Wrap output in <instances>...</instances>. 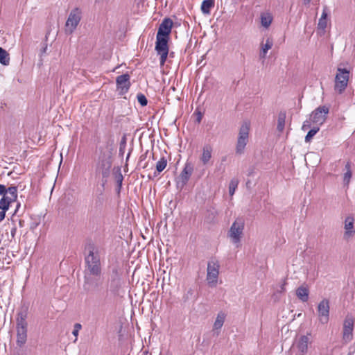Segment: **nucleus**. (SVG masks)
<instances>
[{"instance_id": "24", "label": "nucleus", "mask_w": 355, "mask_h": 355, "mask_svg": "<svg viewBox=\"0 0 355 355\" xmlns=\"http://www.w3.org/2000/svg\"><path fill=\"white\" fill-rule=\"evenodd\" d=\"M309 290L306 286H300L296 290V295L302 302H306L309 300Z\"/></svg>"}, {"instance_id": "41", "label": "nucleus", "mask_w": 355, "mask_h": 355, "mask_svg": "<svg viewBox=\"0 0 355 355\" xmlns=\"http://www.w3.org/2000/svg\"><path fill=\"white\" fill-rule=\"evenodd\" d=\"M311 127V121L306 120L302 125V129L303 130H306L308 128Z\"/></svg>"}, {"instance_id": "39", "label": "nucleus", "mask_w": 355, "mask_h": 355, "mask_svg": "<svg viewBox=\"0 0 355 355\" xmlns=\"http://www.w3.org/2000/svg\"><path fill=\"white\" fill-rule=\"evenodd\" d=\"M123 180V175H121V173H119V175L116 177V182H117L119 191H120V189L121 188Z\"/></svg>"}, {"instance_id": "18", "label": "nucleus", "mask_w": 355, "mask_h": 355, "mask_svg": "<svg viewBox=\"0 0 355 355\" xmlns=\"http://www.w3.org/2000/svg\"><path fill=\"white\" fill-rule=\"evenodd\" d=\"M309 338L307 335L301 336L296 343L297 355H306L309 349Z\"/></svg>"}, {"instance_id": "25", "label": "nucleus", "mask_w": 355, "mask_h": 355, "mask_svg": "<svg viewBox=\"0 0 355 355\" xmlns=\"http://www.w3.org/2000/svg\"><path fill=\"white\" fill-rule=\"evenodd\" d=\"M28 318V313L26 311H21L17 313L16 318V328L17 327H28L26 319Z\"/></svg>"}, {"instance_id": "27", "label": "nucleus", "mask_w": 355, "mask_h": 355, "mask_svg": "<svg viewBox=\"0 0 355 355\" xmlns=\"http://www.w3.org/2000/svg\"><path fill=\"white\" fill-rule=\"evenodd\" d=\"M273 45L272 40L270 38H267L266 40V43L264 44H261V49L260 51V58H265L266 56V54Z\"/></svg>"}, {"instance_id": "51", "label": "nucleus", "mask_w": 355, "mask_h": 355, "mask_svg": "<svg viewBox=\"0 0 355 355\" xmlns=\"http://www.w3.org/2000/svg\"><path fill=\"white\" fill-rule=\"evenodd\" d=\"M168 355H171V354H168Z\"/></svg>"}, {"instance_id": "9", "label": "nucleus", "mask_w": 355, "mask_h": 355, "mask_svg": "<svg viewBox=\"0 0 355 355\" xmlns=\"http://www.w3.org/2000/svg\"><path fill=\"white\" fill-rule=\"evenodd\" d=\"M349 78V71L338 67L335 76L334 90L339 94H343L347 87Z\"/></svg>"}, {"instance_id": "19", "label": "nucleus", "mask_w": 355, "mask_h": 355, "mask_svg": "<svg viewBox=\"0 0 355 355\" xmlns=\"http://www.w3.org/2000/svg\"><path fill=\"white\" fill-rule=\"evenodd\" d=\"M354 219L352 216H347L345 220L344 239L348 240L354 236L355 230L354 228Z\"/></svg>"}, {"instance_id": "2", "label": "nucleus", "mask_w": 355, "mask_h": 355, "mask_svg": "<svg viewBox=\"0 0 355 355\" xmlns=\"http://www.w3.org/2000/svg\"><path fill=\"white\" fill-rule=\"evenodd\" d=\"M83 279V288L85 291L87 293H96L103 305H105L109 302L110 300V296L112 295H108V300L105 302V295H103V292L105 291L107 288L103 289V286L104 283V278L102 277V275H84Z\"/></svg>"}, {"instance_id": "8", "label": "nucleus", "mask_w": 355, "mask_h": 355, "mask_svg": "<svg viewBox=\"0 0 355 355\" xmlns=\"http://www.w3.org/2000/svg\"><path fill=\"white\" fill-rule=\"evenodd\" d=\"M219 270L220 264L217 260L212 259L208 261L206 279L209 287L214 288L217 286Z\"/></svg>"}, {"instance_id": "12", "label": "nucleus", "mask_w": 355, "mask_h": 355, "mask_svg": "<svg viewBox=\"0 0 355 355\" xmlns=\"http://www.w3.org/2000/svg\"><path fill=\"white\" fill-rule=\"evenodd\" d=\"M193 171V166L189 162H187L180 175L176 178V187L182 190L187 184Z\"/></svg>"}, {"instance_id": "50", "label": "nucleus", "mask_w": 355, "mask_h": 355, "mask_svg": "<svg viewBox=\"0 0 355 355\" xmlns=\"http://www.w3.org/2000/svg\"><path fill=\"white\" fill-rule=\"evenodd\" d=\"M347 355H352V353H351V352H349Z\"/></svg>"}, {"instance_id": "35", "label": "nucleus", "mask_w": 355, "mask_h": 355, "mask_svg": "<svg viewBox=\"0 0 355 355\" xmlns=\"http://www.w3.org/2000/svg\"><path fill=\"white\" fill-rule=\"evenodd\" d=\"M11 202H12L10 201L8 198H7L6 196H3L0 200V207H1V209H5L6 211H7L8 209L10 204Z\"/></svg>"}, {"instance_id": "10", "label": "nucleus", "mask_w": 355, "mask_h": 355, "mask_svg": "<svg viewBox=\"0 0 355 355\" xmlns=\"http://www.w3.org/2000/svg\"><path fill=\"white\" fill-rule=\"evenodd\" d=\"M169 37L158 36L156 35L155 51L157 55H159L160 66H164L168 55V42Z\"/></svg>"}, {"instance_id": "6", "label": "nucleus", "mask_w": 355, "mask_h": 355, "mask_svg": "<svg viewBox=\"0 0 355 355\" xmlns=\"http://www.w3.org/2000/svg\"><path fill=\"white\" fill-rule=\"evenodd\" d=\"M112 272V275L111 279L109 280L107 290L103 292V295H105V302L107 301L109 295H113V296L118 295L119 291L121 287V282L119 277L118 268H113Z\"/></svg>"}, {"instance_id": "30", "label": "nucleus", "mask_w": 355, "mask_h": 355, "mask_svg": "<svg viewBox=\"0 0 355 355\" xmlns=\"http://www.w3.org/2000/svg\"><path fill=\"white\" fill-rule=\"evenodd\" d=\"M167 165V159L166 157H162L156 164V172L154 173V176L156 177L159 173L163 171Z\"/></svg>"}, {"instance_id": "40", "label": "nucleus", "mask_w": 355, "mask_h": 355, "mask_svg": "<svg viewBox=\"0 0 355 355\" xmlns=\"http://www.w3.org/2000/svg\"><path fill=\"white\" fill-rule=\"evenodd\" d=\"M328 13H329V9H328L327 6H325L323 7L322 13L320 18L324 19H327Z\"/></svg>"}, {"instance_id": "47", "label": "nucleus", "mask_w": 355, "mask_h": 355, "mask_svg": "<svg viewBox=\"0 0 355 355\" xmlns=\"http://www.w3.org/2000/svg\"><path fill=\"white\" fill-rule=\"evenodd\" d=\"M201 119H202V115H201V113H200V112H199V113H198V118H197V121H198V123H200V121H201Z\"/></svg>"}, {"instance_id": "26", "label": "nucleus", "mask_w": 355, "mask_h": 355, "mask_svg": "<svg viewBox=\"0 0 355 355\" xmlns=\"http://www.w3.org/2000/svg\"><path fill=\"white\" fill-rule=\"evenodd\" d=\"M214 0H204L201 3V12L204 15H209L211 10L214 7Z\"/></svg>"}, {"instance_id": "32", "label": "nucleus", "mask_w": 355, "mask_h": 355, "mask_svg": "<svg viewBox=\"0 0 355 355\" xmlns=\"http://www.w3.org/2000/svg\"><path fill=\"white\" fill-rule=\"evenodd\" d=\"M7 189V193L8 196L6 197L8 198L10 201L14 202L17 198V187H10Z\"/></svg>"}, {"instance_id": "49", "label": "nucleus", "mask_w": 355, "mask_h": 355, "mask_svg": "<svg viewBox=\"0 0 355 355\" xmlns=\"http://www.w3.org/2000/svg\"><path fill=\"white\" fill-rule=\"evenodd\" d=\"M103 0H95L96 3H101Z\"/></svg>"}, {"instance_id": "31", "label": "nucleus", "mask_w": 355, "mask_h": 355, "mask_svg": "<svg viewBox=\"0 0 355 355\" xmlns=\"http://www.w3.org/2000/svg\"><path fill=\"white\" fill-rule=\"evenodd\" d=\"M0 63L6 66L10 63L8 53L1 47H0Z\"/></svg>"}, {"instance_id": "23", "label": "nucleus", "mask_w": 355, "mask_h": 355, "mask_svg": "<svg viewBox=\"0 0 355 355\" xmlns=\"http://www.w3.org/2000/svg\"><path fill=\"white\" fill-rule=\"evenodd\" d=\"M225 318H226V314L223 311H220L217 314L216 320H215V322L214 323V326H213V331H217V332H216L217 336L219 334L218 331L222 328V327L224 324Z\"/></svg>"}, {"instance_id": "37", "label": "nucleus", "mask_w": 355, "mask_h": 355, "mask_svg": "<svg viewBox=\"0 0 355 355\" xmlns=\"http://www.w3.org/2000/svg\"><path fill=\"white\" fill-rule=\"evenodd\" d=\"M137 101L139 103V104L141 105V106H146L148 103V100L146 98V97L145 96L144 94H137Z\"/></svg>"}, {"instance_id": "7", "label": "nucleus", "mask_w": 355, "mask_h": 355, "mask_svg": "<svg viewBox=\"0 0 355 355\" xmlns=\"http://www.w3.org/2000/svg\"><path fill=\"white\" fill-rule=\"evenodd\" d=\"M354 324L355 315L347 314L343 323L342 339L344 343H349L354 339Z\"/></svg>"}, {"instance_id": "4", "label": "nucleus", "mask_w": 355, "mask_h": 355, "mask_svg": "<svg viewBox=\"0 0 355 355\" xmlns=\"http://www.w3.org/2000/svg\"><path fill=\"white\" fill-rule=\"evenodd\" d=\"M250 123L249 121H244L241 125L237 137L235 151L237 155H242L249 141Z\"/></svg>"}, {"instance_id": "21", "label": "nucleus", "mask_w": 355, "mask_h": 355, "mask_svg": "<svg viewBox=\"0 0 355 355\" xmlns=\"http://www.w3.org/2000/svg\"><path fill=\"white\" fill-rule=\"evenodd\" d=\"M212 151L213 148L210 144H205L203 146L200 159L204 165L209 163L211 158Z\"/></svg>"}, {"instance_id": "44", "label": "nucleus", "mask_w": 355, "mask_h": 355, "mask_svg": "<svg viewBox=\"0 0 355 355\" xmlns=\"http://www.w3.org/2000/svg\"><path fill=\"white\" fill-rule=\"evenodd\" d=\"M286 284V281L284 280L283 284L280 286V290L279 291V292H284L286 291V288H285V286Z\"/></svg>"}, {"instance_id": "17", "label": "nucleus", "mask_w": 355, "mask_h": 355, "mask_svg": "<svg viewBox=\"0 0 355 355\" xmlns=\"http://www.w3.org/2000/svg\"><path fill=\"white\" fill-rule=\"evenodd\" d=\"M173 22L171 19L166 17L159 24L157 35L169 37L173 27Z\"/></svg>"}, {"instance_id": "3", "label": "nucleus", "mask_w": 355, "mask_h": 355, "mask_svg": "<svg viewBox=\"0 0 355 355\" xmlns=\"http://www.w3.org/2000/svg\"><path fill=\"white\" fill-rule=\"evenodd\" d=\"M85 269L84 275H102V266L99 252L94 246H89L88 254L85 257Z\"/></svg>"}, {"instance_id": "45", "label": "nucleus", "mask_w": 355, "mask_h": 355, "mask_svg": "<svg viewBox=\"0 0 355 355\" xmlns=\"http://www.w3.org/2000/svg\"><path fill=\"white\" fill-rule=\"evenodd\" d=\"M16 232H17V228L16 227H13L10 231V234H11V236L13 238L16 234Z\"/></svg>"}, {"instance_id": "28", "label": "nucleus", "mask_w": 355, "mask_h": 355, "mask_svg": "<svg viewBox=\"0 0 355 355\" xmlns=\"http://www.w3.org/2000/svg\"><path fill=\"white\" fill-rule=\"evenodd\" d=\"M345 173L343 175V182L345 185H348L352 176V164L347 162L345 166Z\"/></svg>"}, {"instance_id": "22", "label": "nucleus", "mask_w": 355, "mask_h": 355, "mask_svg": "<svg viewBox=\"0 0 355 355\" xmlns=\"http://www.w3.org/2000/svg\"><path fill=\"white\" fill-rule=\"evenodd\" d=\"M273 21V16L270 12H263L260 14V22L261 26L268 29Z\"/></svg>"}, {"instance_id": "46", "label": "nucleus", "mask_w": 355, "mask_h": 355, "mask_svg": "<svg viewBox=\"0 0 355 355\" xmlns=\"http://www.w3.org/2000/svg\"><path fill=\"white\" fill-rule=\"evenodd\" d=\"M146 154H147V152L145 154L140 156V158H139L140 162L144 160L146 158Z\"/></svg>"}, {"instance_id": "14", "label": "nucleus", "mask_w": 355, "mask_h": 355, "mask_svg": "<svg viewBox=\"0 0 355 355\" xmlns=\"http://www.w3.org/2000/svg\"><path fill=\"white\" fill-rule=\"evenodd\" d=\"M329 112L328 107L323 105L319 106L313 110L311 114V121L318 125H322L327 119V116Z\"/></svg>"}, {"instance_id": "20", "label": "nucleus", "mask_w": 355, "mask_h": 355, "mask_svg": "<svg viewBox=\"0 0 355 355\" xmlns=\"http://www.w3.org/2000/svg\"><path fill=\"white\" fill-rule=\"evenodd\" d=\"M16 343L18 347H23L27 340L28 327H17Z\"/></svg>"}, {"instance_id": "38", "label": "nucleus", "mask_w": 355, "mask_h": 355, "mask_svg": "<svg viewBox=\"0 0 355 355\" xmlns=\"http://www.w3.org/2000/svg\"><path fill=\"white\" fill-rule=\"evenodd\" d=\"M82 329V325L80 323H76L73 325V330L72 331V334L76 337L74 342H76L78 339V336L79 331Z\"/></svg>"}, {"instance_id": "48", "label": "nucleus", "mask_w": 355, "mask_h": 355, "mask_svg": "<svg viewBox=\"0 0 355 355\" xmlns=\"http://www.w3.org/2000/svg\"><path fill=\"white\" fill-rule=\"evenodd\" d=\"M303 1H304V3L305 5H308V4H309V3H310V2H311V0H303Z\"/></svg>"}, {"instance_id": "34", "label": "nucleus", "mask_w": 355, "mask_h": 355, "mask_svg": "<svg viewBox=\"0 0 355 355\" xmlns=\"http://www.w3.org/2000/svg\"><path fill=\"white\" fill-rule=\"evenodd\" d=\"M319 127H314L311 129L305 137V141L309 142L313 136L319 131Z\"/></svg>"}, {"instance_id": "5", "label": "nucleus", "mask_w": 355, "mask_h": 355, "mask_svg": "<svg viewBox=\"0 0 355 355\" xmlns=\"http://www.w3.org/2000/svg\"><path fill=\"white\" fill-rule=\"evenodd\" d=\"M245 221L243 218H237L230 227L228 237L236 248L240 246L241 239L243 234Z\"/></svg>"}, {"instance_id": "33", "label": "nucleus", "mask_w": 355, "mask_h": 355, "mask_svg": "<svg viewBox=\"0 0 355 355\" xmlns=\"http://www.w3.org/2000/svg\"><path fill=\"white\" fill-rule=\"evenodd\" d=\"M239 181L236 179H232L229 184V193L230 196H233L238 187Z\"/></svg>"}, {"instance_id": "1", "label": "nucleus", "mask_w": 355, "mask_h": 355, "mask_svg": "<svg viewBox=\"0 0 355 355\" xmlns=\"http://www.w3.org/2000/svg\"><path fill=\"white\" fill-rule=\"evenodd\" d=\"M99 155L96 164V174L101 175L103 179H106L110 174L112 165V155L114 151L113 142L107 141L98 148Z\"/></svg>"}, {"instance_id": "11", "label": "nucleus", "mask_w": 355, "mask_h": 355, "mask_svg": "<svg viewBox=\"0 0 355 355\" xmlns=\"http://www.w3.org/2000/svg\"><path fill=\"white\" fill-rule=\"evenodd\" d=\"M82 18L81 10L78 8H73L69 13L65 24V31L71 34L77 28Z\"/></svg>"}, {"instance_id": "29", "label": "nucleus", "mask_w": 355, "mask_h": 355, "mask_svg": "<svg viewBox=\"0 0 355 355\" xmlns=\"http://www.w3.org/2000/svg\"><path fill=\"white\" fill-rule=\"evenodd\" d=\"M286 114L285 111H281L278 114L277 129L279 132H282L285 127Z\"/></svg>"}, {"instance_id": "16", "label": "nucleus", "mask_w": 355, "mask_h": 355, "mask_svg": "<svg viewBox=\"0 0 355 355\" xmlns=\"http://www.w3.org/2000/svg\"><path fill=\"white\" fill-rule=\"evenodd\" d=\"M319 321L324 324L329 320V302L327 299L322 300L318 306Z\"/></svg>"}, {"instance_id": "15", "label": "nucleus", "mask_w": 355, "mask_h": 355, "mask_svg": "<svg viewBox=\"0 0 355 355\" xmlns=\"http://www.w3.org/2000/svg\"><path fill=\"white\" fill-rule=\"evenodd\" d=\"M130 76L126 73L120 75L116 78V89L120 95L126 94L131 86Z\"/></svg>"}, {"instance_id": "42", "label": "nucleus", "mask_w": 355, "mask_h": 355, "mask_svg": "<svg viewBox=\"0 0 355 355\" xmlns=\"http://www.w3.org/2000/svg\"><path fill=\"white\" fill-rule=\"evenodd\" d=\"M6 194H7L6 187L4 185L0 184V195L6 196Z\"/></svg>"}, {"instance_id": "13", "label": "nucleus", "mask_w": 355, "mask_h": 355, "mask_svg": "<svg viewBox=\"0 0 355 355\" xmlns=\"http://www.w3.org/2000/svg\"><path fill=\"white\" fill-rule=\"evenodd\" d=\"M107 182L106 179H103V183L101 187L97 186L93 192V201L91 205L92 209H101L105 201L104 199V190L105 184Z\"/></svg>"}, {"instance_id": "43", "label": "nucleus", "mask_w": 355, "mask_h": 355, "mask_svg": "<svg viewBox=\"0 0 355 355\" xmlns=\"http://www.w3.org/2000/svg\"><path fill=\"white\" fill-rule=\"evenodd\" d=\"M6 210L0 207V221H2L5 218Z\"/></svg>"}, {"instance_id": "36", "label": "nucleus", "mask_w": 355, "mask_h": 355, "mask_svg": "<svg viewBox=\"0 0 355 355\" xmlns=\"http://www.w3.org/2000/svg\"><path fill=\"white\" fill-rule=\"evenodd\" d=\"M327 26V19H319L318 24V28L319 30H322V31H324Z\"/></svg>"}]
</instances>
